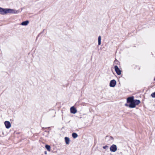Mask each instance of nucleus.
Instances as JSON below:
<instances>
[{"instance_id":"1","label":"nucleus","mask_w":155,"mask_h":155,"mask_svg":"<svg viewBox=\"0 0 155 155\" xmlns=\"http://www.w3.org/2000/svg\"><path fill=\"white\" fill-rule=\"evenodd\" d=\"M18 13V11L14 9L10 8H0V14L5 15L8 13L17 14Z\"/></svg>"},{"instance_id":"2","label":"nucleus","mask_w":155,"mask_h":155,"mask_svg":"<svg viewBox=\"0 0 155 155\" xmlns=\"http://www.w3.org/2000/svg\"><path fill=\"white\" fill-rule=\"evenodd\" d=\"M117 147L116 145L113 144L110 147V150L111 152H115L117 150Z\"/></svg>"},{"instance_id":"3","label":"nucleus","mask_w":155,"mask_h":155,"mask_svg":"<svg viewBox=\"0 0 155 155\" xmlns=\"http://www.w3.org/2000/svg\"><path fill=\"white\" fill-rule=\"evenodd\" d=\"M116 84V81L115 80H113L110 81L109 86L110 87H114Z\"/></svg>"},{"instance_id":"4","label":"nucleus","mask_w":155,"mask_h":155,"mask_svg":"<svg viewBox=\"0 0 155 155\" xmlns=\"http://www.w3.org/2000/svg\"><path fill=\"white\" fill-rule=\"evenodd\" d=\"M114 69L118 75H120L121 74V71L117 65L115 66Z\"/></svg>"},{"instance_id":"5","label":"nucleus","mask_w":155,"mask_h":155,"mask_svg":"<svg viewBox=\"0 0 155 155\" xmlns=\"http://www.w3.org/2000/svg\"><path fill=\"white\" fill-rule=\"evenodd\" d=\"M4 124L6 128L8 129L11 127V124L9 121H5Z\"/></svg>"},{"instance_id":"6","label":"nucleus","mask_w":155,"mask_h":155,"mask_svg":"<svg viewBox=\"0 0 155 155\" xmlns=\"http://www.w3.org/2000/svg\"><path fill=\"white\" fill-rule=\"evenodd\" d=\"M70 110L71 113L72 114H75L77 112V110L74 106L71 107Z\"/></svg>"},{"instance_id":"7","label":"nucleus","mask_w":155,"mask_h":155,"mask_svg":"<svg viewBox=\"0 0 155 155\" xmlns=\"http://www.w3.org/2000/svg\"><path fill=\"white\" fill-rule=\"evenodd\" d=\"M134 97H128L127 99V102L128 103H130L134 101Z\"/></svg>"},{"instance_id":"8","label":"nucleus","mask_w":155,"mask_h":155,"mask_svg":"<svg viewBox=\"0 0 155 155\" xmlns=\"http://www.w3.org/2000/svg\"><path fill=\"white\" fill-rule=\"evenodd\" d=\"M129 107L131 108L135 107L136 105L134 103V101L130 103V104L129 105Z\"/></svg>"},{"instance_id":"9","label":"nucleus","mask_w":155,"mask_h":155,"mask_svg":"<svg viewBox=\"0 0 155 155\" xmlns=\"http://www.w3.org/2000/svg\"><path fill=\"white\" fill-rule=\"evenodd\" d=\"M64 139L66 144L67 145L69 144L70 141L69 138L67 137H65L64 138Z\"/></svg>"},{"instance_id":"10","label":"nucleus","mask_w":155,"mask_h":155,"mask_svg":"<svg viewBox=\"0 0 155 155\" xmlns=\"http://www.w3.org/2000/svg\"><path fill=\"white\" fill-rule=\"evenodd\" d=\"M29 23V22L28 21H25L22 22L21 23V25H22L26 26Z\"/></svg>"},{"instance_id":"11","label":"nucleus","mask_w":155,"mask_h":155,"mask_svg":"<svg viewBox=\"0 0 155 155\" xmlns=\"http://www.w3.org/2000/svg\"><path fill=\"white\" fill-rule=\"evenodd\" d=\"M134 101L135 105L139 104L140 103V101L138 100H134Z\"/></svg>"},{"instance_id":"12","label":"nucleus","mask_w":155,"mask_h":155,"mask_svg":"<svg viewBox=\"0 0 155 155\" xmlns=\"http://www.w3.org/2000/svg\"><path fill=\"white\" fill-rule=\"evenodd\" d=\"M101 37L100 36H98V44L100 45L101 44Z\"/></svg>"},{"instance_id":"13","label":"nucleus","mask_w":155,"mask_h":155,"mask_svg":"<svg viewBox=\"0 0 155 155\" xmlns=\"http://www.w3.org/2000/svg\"><path fill=\"white\" fill-rule=\"evenodd\" d=\"M72 136L74 138H75L78 137V135L76 133H74L72 134Z\"/></svg>"},{"instance_id":"14","label":"nucleus","mask_w":155,"mask_h":155,"mask_svg":"<svg viewBox=\"0 0 155 155\" xmlns=\"http://www.w3.org/2000/svg\"><path fill=\"white\" fill-rule=\"evenodd\" d=\"M45 148L47 150H48L50 151V146L48 145H45Z\"/></svg>"},{"instance_id":"15","label":"nucleus","mask_w":155,"mask_h":155,"mask_svg":"<svg viewBox=\"0 0 155 155\" xmlns=\"http://www.w3.org/2000/svg\"><path fill=\"white\" fill-rule=\"evenodd\" d=\"M151 96L152 97H155V91L151 94Z\"/></svg>"},{"instance_id":"16","label":"nucleus","mask_w":155,"mask_h":155,"mask_svg":"<svg viewBox=\"0 0 155 155\" xmlns=\"http://www.w3.org/2000/svg\"><path fill=\"white\" fill-rule=\"evenodd\" d=\"M103 148L104 149L107 150L108 149V146H104L103 147Z\"/></svg>"},{"instance_id":"17","label":"nucleus","mask_w":155,"mask_h":155,"mask_svg":"<svg viewBox=\"0 0 155 155\" xmlns=\"http://www.w3.org/2000/svg\"><path fill=\"white\" fill-rule=\"evenodd\" d=\"M125 105L127 106H129V105H128L127 104H125Z\"/></svg>"},{"instance_id":"18","label":"nucleus","mask_w":155,"mask_h":155,"mask_svg":"<svg viewBox=\"0 0 155 155\" xmlns=\"http://www.w3.org/2000/svg\"><path fill=\"white\" fill-rule=\"evenodd\" d=\"M45 154H47V152L46 151H45Z\"/></svg>"},{"instance_id":"19","label":"nucleus","mask_w":155,"mask_h":155,"mask_svg":"<svg viewBox=\"0 0 155 155\" xmlns=\"http://www.w3.org/2000/svg\"><path fill=\"white\" fill-rule=\"evenodd\" d=\"M154 80L155 81V78H154Z\"/></svg>"}]
</instances>
